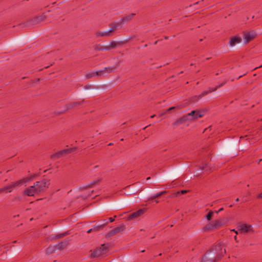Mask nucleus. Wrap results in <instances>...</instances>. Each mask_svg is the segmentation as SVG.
I'll use <instances>...</instances> for the list:
<instances>
[{
  "mask_svg": "<svg viewBox=\"0 0 262 262\" xmlns=\"http://www.w3.org/2000/svg\"><path fill=\"white\" fill-rule=\"evenodd\" d=\"M144 211L143 209H141L139 210L134 212L130 214L128 216V220H132L135 218H137L139 216H140L141 214H142L144 213Z\"/></svg>",
  "mask_w": 262,
  "mask_h": 262,
  "instance_id": "obj_16",
  "label": "nucleus"
},
{
  "mask_svg": "<svg viewBox=\"0 0 262 262\" xmlns=\"http://www.w3.org/2000/svg\"><path fill=\"white\" fill-rule=\"evenodd\" d=\"M95 49L98 51L108 50V48H106V46L103 47L100 45L97 46Z\"/></svg>",
  "mask_w": 262,
  "mask_h": 262,
  "instance_id": "obj_30",
  "label": "nucleus"
},
{
  "mask_svg": "<svg viewBox=\"0 0 262 262\" xmlns=\"http://www.w3.org/2000/svg\"><path fill=\"white\" fill-rule=\"evenodd\" d=\"M93 88V86L90 84H87V85H85L84 86V89L85 90H89V89H91Z\"/></svg>",
  "mask_w": 262,
  "mask_h": 262,
  "instance_id": "obj_37",
  "label": "nucleus"
},
{
  "mask_svg": "<svg viewBox=\"0 0 262 262\" xmlns=\"http://www.w3.org/2000/svg\"><path fill=\"white\" fill-rule=\"evenodd\" d=\"M72 150L71 149H66L59 151V152L56 153L54 156L56 157L59 158L62 156L68 154L71 152Z\"/></svg>",
  "mask_w": 262,
  "mask_h": 262,
  "instance_id": "obj_17",
  "label": "nucleus"
},
{
  "mask_svg": "<svg viewBox=\"0 0 262 262\" xmlns=\"http://www.w3.org/2000/svg\"><path fill=\"white\" fill-rule=\"evenodd\" d=\"M183 71H182V72H181L180 73V74L183 73Z\"/></svg>",
  "mask_w": 262,
  "mask_h": 262,
  "instance_id": "obj_59",
  "label": "nucleus"
},
{
  "mask_svg": "<svg viewBox=\"0 0 262 262\" xmlns=\"http://www.w3.org/2000/svg\"><path fill=\"white\" fill-rule=\"evenodd\" d=\"M223 208H221L218 211H216V213H218L219 212H220V211L223 210Z\"/></svg>",
  "mask_w": 262,
  "mask_h": 262,
  "instance_id": "obj_42",
  "label": "nucleus"
},
{
  "mask_svg": "<svg viewBox=\"0 0 262 262\" xmlns=\"http://www.w3.org/2000/svg\"><path fill=\"white\" fill-rule=\"evenodd\" d=\"M188 191V190H181V191H177V192L176 193H173L172 194V196H178L179 194H184V193H185L186 192H187Z\"/></svg>",
  "mask_w": 262,
  "mask_h": 262,
  "instance_id": "obj_31",
  "label": "nucleus"
},
{
  "mask_svg": "<svg viewBox=\"0 0 262 262\" xmlns=\"http://www.w3.org/2000/svg\"><path fill=\"white\" fill-rule=\"evenodd\" d=\"M134 37H129V39L126 41H112L110 42V45L108 46H106V48H108V50L111 49L115 48L117 46H122L125 44L126 42H127L129 40L133 39Z\"/></svg>",
  "mask_w": 262,
  "mask_h": 262,
  "instance_id": "obj_11",
  "label": "nucleus"
},
{
  "mask_svg": "<svg viewBox=\"0 0 262 262\" xmlns=\"http://www.w3.org/2000/svg\"><path fill=\"white\" fill-rule=\"evenodd\" d=\"M116 217V215H115V216H114V217H110V218L108 219V220H109V221H110V222H114V221Z\"/></svg>",
  "mask_w": 262,
  "mask_h": 262,
  "instance_id": "obj_39",
  "label": "nucleus"
},
{
  "mask_svg": "<svg viewBox=\"0 0 262 262\" xmlns=\"http://www.w3.org/2000/svg\"><path fill=\"white\" fill-rule=\"evenodd\" d=\"M238 231L240 233H247L252 231L251 225H248L246 224L241 225L237 227Z\"/></svg>",
  "mask_w": 262,
  "mask_h": 262,
  "instance_id": "obj_12",
  "label": "nucleus"
},
{
  "mask_svg": "<svg viewBox=\"0 0 262 262\" xmlns=\"http://www.w3.org/2000/svg\"><path fill=\"white\" fill-rule=\"evenodd\" d=\"M12 201V202H16L18 201L21 202L23 201V198L20 196H15V197L13 198Z\"/></svg>",
  "mask_w": 262,
  "mask_h": 262,
  "instance_id": "obj_32",
  "label": "nucleus"
},
{
  "mask_svg": "<svg viewBox=\"0 0 262 262\" xmlns=\"http://www.w3.org/2000/svg\"><path fill=\"white\" fill-rule=\"evenodd\" d=\"M227 83V81L225 80L224 82H223L221 84H219V85H216L215 88H209V93L213 92L217 90V89L223 86L224 85H225Z\"/></svg>",
  "mask_w": 262,
  "mask_h": 262,
  "instance_id": "obj_25",
  "label": "nucleus"
},
{
  "mask_svg": "<svg viewBox=\"0 0 262 262\" xmlns=\"http://www.w3.org/2000/svg\"><path fill=\"white\" fill-rule=\"evenodd\" d=\"M117 68V67H105V68H104V70L105 73H111Z\"/></svg>",
  "mask_w": 262,
  "mask_h": 262,
  "instance_id": "obj_27",
  "label": "nucleus"
},
{
  "mask_svg": "<svg viewBox=\"0 0 262 262\" xmlns=\"http://www.w3.org/2000/svg\"><path fill=\"white\" fill-rule=\"evenodd\" d=\"M101 181V179H97L92 181L89 184H88L87 185L85 186L86 188H92L94 186H95L97 184H98L99 182H100Z\"/></svg>",
  "mask_w": 262,
  "mask_h": 262,
  "instance_id": "obj_24",
  "label": "nucleus"
},
{
  "mask_svg": "<svg viewBox=\"0 0 262 262\" xmlns=\"http://www.w3.org/2000/svg\"><path fill=\"white\" fill-rule=\"evenodd\" d=\"M69 234H70L69 232L67 231L63 233H60V234H53L51 236V238L52 239H56L63 237Z\"/></svg>",
  "mask_w": 262,
  "mask_h": 262,
  "instance_id": "obj_19",
  "label": "nucleus"
},
{
  "mask_svg": "<svg viewBox=\"0 0 262 262\" xmlns=\"http://www.w3.org/2000/svg\"><path fill=\"white\" fill-rule=\"evenodd\" d=\"M256 36V33L254 31L249 32L244 34V38L246 42H249Z\"/></svg>",
  "mask_w": 262,
  "mask_h": 262,
  "instance_id": "obj_14",
  "label": "nucleus"
},
{
  "mask_svg": "<svg viewBox=\"0 0 262 262\" xmlns=\"http://www.w3.org/2000/svg\"><path fill=\"white\" fill-rule=\"evenodd\" d=\"M6 189H7V190H9L8 192H10L12 191V190H11V189H12V188H11V186L10 185V184H9V185H7V186H6Z\"/></svg>",
  "mask_w": 262,
  "mask_h": 262,
  "instance_id": "obj_38",
  "label": "nucleus"
},
{
  "mask_svg": "<svg viewBox=\"0 0 262 262\" xmlns=\"http://www.w3.org/2000/svg\"><path fill=\"white\" fill-rule=\"evenodd\" d=\"M50 180L43 179L39 181H37L34 183V186L36 188V191L38 193L45 191L49 188L50 185Z\"/></svg>",
  "mask_w": 262,
  "mask_h": 262,
  "instance_id": "obj_3",
  "label": "nucleus"
},
{
  "mask_svg": "<svg viewBox=\"0 0 262 262\" xmlns=\"http://www.w3.org/2000/svg\"><path fill=\"white\" fill-rule=\"evenodd\" d=\"M113 144L112 143H110L108 144V145L111 146V145H112Z\"/></svg>",
  "mask_w": 262,
  "mask_h": 262,
  "instance_id": "obj_50",
  "label": "nucleus"
},
{
  "mask_svg": "<svg viewBox=\"0 0 262 262\" xmlns=\"http://www.w3.org/2000/svg\"><path fill=\"white\" fill-rule=\"evenodd\" d=\"M167 193V191H161V192H158L156 194H155L154 195H151L149 199L148 200H154L155 199L159 197V196H160L163 194H165Z\"/></svg>",
  "mask_w": 262,
  "mask_h": 262,
  "instance_id": "obj_22",
  "label": "nucleus"
},
{
  "mask_svg": "<svg viewBox=\"0 0 262 262\" xmlns=\"http://www.w3.org/2000/svg\"><path fill=\"white\" fill-rule=\"evenodd\" d=\"M150 179V177H148V178H147L146 180H149Z\"/></svg>",
  "mask_w": 262,
  "mask_h": 262,
  "instance_id": "obj_54",
  "label": "nucleus"
},
{
  "mask_svg": "<svg viewBox=\"0 0 262 262\" xmlns=\"http://www.w3.org/2000/svg\"><path fill=\"white\" fill-rule=\"evenodd\" d=\"M31 179H32V178H26L17 181L12 182L10 184V185L11 186L12 188H14L16 187V186L21 185L24 183L28 182Z\"/></svg>",
  "mask_w": 262,
  "mask_h": 262,
  "instance_id": "obj_13",
  "label": "nucleus"
},
{
  "mask_svg": "<svg viewBox=\"0 0 262 262\" xmlns=\"http://www.w3.org/2000/svg\"><path fill=\"white\" fill-rule=\"evenodd\" d=\"M107 224L108 222H106L105 223H103L99 225H95L93 228V230L98 231L100 229H103Z\"/></svg>",
  "mask_w": 262,
  "mask_h": 262,
  "instance_id": "obj_28",
  "label": "nucleus"
},
{
  "mask_svg": "<svg viewBox=\"0 0 262 262\" xmlns=\"http://www.w3.org/2000/svg\"><path fill=\"white\" fill-rule=\"evenodd\" d=\"M84 102V100H82L80 102H73L67 105V110L76 107L78 105L81 104Z\"/></svg>",
  "mask_w": 262,
  "mask_h": 262,
  "instance_id": "obj_21",
  "label": "nucleus"
},
{
  "mask_svg": "<svg viewBox=\"0 0 262 262\" xmlns=\"http://www.w3.org/2000/svg\"><path fill=\"white\" fill-rule=\"evenodd\" d=\"M204 114L200 111H192L190 113H188L186 116L182 117L181 119L183 121H187L189 119H196L203 117Z\"/></svg>",
  "mask_w": 262,
  "mask_h": 262,
  "instance_id": "obj_5",
  "label": "nucleus"
},
{
  "mask_svg": "<svg viewBox=\"0 0 262 262\" xmlns=\"http://www.w3.org/2000/svg\"><path fill=\"white\" fill-rule=\"evenodd\" d=\"M24 194L26 195L29 196H34L35 193H38L37 191H36V188L35 186L33 185L29 186L26 188L24 192Z\"/></svg>",
  "mask_w": 262,
  "mask_h": 262,
  "instance_id": "obj_10",
  "label": "nucleus"
},
{
  "mask_svg": "<svg viewBox=\"0 0 262 262\" xmlns=\"http://www.w3.org/2000/svg\"><path fill=\"white\" fill-rule=\"evenodd\" d=\"M93 230V229H90L89 230H88L87 233H91Z\"/></svg>",
  "mask_w": 262,
  "mask_h": 262,
  "instance_id": "obj_43",
  "label": "nucleus"
},
{
  "mask_svg": "<svg viewBox=\"0 0 262 262\" xmlns=\"http://www.w3.org/2000/svg\"><path fill=\"white\" fill-rule=\"evenodd\" d=\"M242 41V38L239 36H234L230 38L229 42V45L231 47H233L236 44L240 43Z\"/></svg>",
  "mask_w": 262,
  "mask_h": 262,
  "instance_id": "obj_15",
  "label": "nucleus"
},
{
  "mask_svg": "<svg viewBox=\"0 0 262 262\" xmlns=\"http://www.w3.org/2000/svg\"><path fill=\"white\" fill-rule=\"evenodd\" d=\"M109 26L111 27L109 30L105 31H97L96 33V35L97 37L112 36L113 33L117 29V27L115 26L113 23L110 24Z\"/></svg>",
  "mask_w": 262,
  "mask_h": 262,
  "instance_id": "obj_7",
  "label": "nucleus"
},
{
  "mask_svg": "<svg viewBox=\"0 0 262 262\" xmlns=\"http://www.w3.org/2000/svg\"><path fill=\"white\" fill-rule=\"evenodd\" d=\"M135 15V14L134 13H132L130 15L123 16L120 19V20L119 21L114 22L113 23L114 24L115 26L117 27V28L121 25L125 24L129 21Z\"/></svg>",
  "mask_w": 262,
  "mask_h": 262,
  "instance_id": "obj_9",
  "label": "nucleus"
},
{
  "mask_svg": "<svg viewBox=\"0 0 262 262\" xmlns=\"http://www.w3.org/2000/svg\"><path fill=\"white\" fill-rule=\"evenodd\" d=\"M96 76V72L92 71L91 72L87 73L85 75V78L86 79H89V78H93L94 77H95Z\"/></svg>",
  "mask_w": 262,
  "mask_h": 262,
  "instance_id": "obj_29",
  "label": "nucleus"
},
{
  "mask_svg": "<svg viewBox=\"0 0 262 262\" xmlns=\"http://www.w3.org/2000/svg\"><path fill=\"white\" fill-rule=\"evenodd\" d=\"M147 45H145L144 47H147Z\"/></svg>",
  "mask_w": 262,
  "mask_h": 262,
  "instance_id": "obj_57",
  "label": "nucleus"
},
{
  "mask_svg": "<svg viewBox=\"0 0 262 262\" xmlns=\"http://www.w3.org/2000/svg\"><path fill=\"white\" fill-rule=\"evenodd\" d=\"M242 76H239L238 77V78H241Z\"/></svg>",
  "mask_w": 262,
  "mask_h": 262,
  "instance_id": "obj_60",
  "label": "nucleus"
},
{
  "mask_svg": "<svg viewBox=\"0 0 262 262\" xmlns=\"http://www.w3.org/2000/svg\"><path fill=\"white\" fill-rule=\"evenodd\" d=\"M209 93V91H204L202 92V93L199 95H195L192 97L191 100L192 101H197L199 100H200L202 97H204L206 95H207Z\"/></svg>",
  "mask_w": 262,
  "mask_h": 262,
  "instance_id": "obj_18",
  "label": "nucleus"
},
{
  "mask_svg": "<svg viewBox=\"0 0 262 262\" xmlns=\"http://www.w3.org/2000/svg\"><path fill=\"white\" fill-rule=\"evenodd\" d=\"M258 198H262V192L259 194V195H258Z\"/></svg>",
  "mask_w": 262,
  "mask_h": 262,
  "instance_id": "obj_44",
  "label": "nucleus"
},
{
  "mask_svg": "<svg viewBox=\"0 0 262 262\" xmlns=\"http://www.w3.org/2000/svg\"><path fill=\"white\" fill-rule=\"evenodd\" d=\"M213 212L211 211H209L208 214L206 215V217L207 220L210 221L213 216Z\"/></svg>",
  "mask_w": 262,
  "mask_h": 262,
  "instance_id": "obj_33",
  "label": "nucleus"
},
{
  "mask_svg": "<svg viewBox=\"0 0 262 262\" xmlns=\"http://www.w3.org/2000/svg\"><path fill=\"white\" fill-rule=\"evenodd\" d=\"M155 116V115H151L150 117H151V118H154Z\"/></svg>",
  "mask_w": 262,
  "mask_h": 262,
  "instance_id": "obj_51",
  "label": "nucleus"
},
{
  "mask_svg": "<svg viewBox=\"0 0 262 262\" xmlns=\"http://www.w3.org/2000/svg\"><path fill=\"white\" fill-rule=\"evenodd\" d=\"M125 229V226L124 224H122L120 225L118 227H117L113 229L110 231L106 234V237H112L115 234L120 233L124 230Z\"/></svg>",
  "mask_w": 262,
  "mask_h": 262,
  "instance_id": "obj_8",
  "label": "nucleus"
},
{
  "mask_svg": "<svg viewBox=\"0 0 262 262\" xmlns=\"http://www.w3.org/2000/svg\"><path fill=\"white\" fill-rule=\"evenodd\" d=\"M223 225L222 221L217 220L213 222H210L209 224L206 225L203 229V231H212L220 228Z\"/></svg>",
  "mask_w": 262,
  "mask_h": 262,
  "instance_id": "obj_4",
  "label": "nucleus"
},
{
  "mask_svg": "<svg viewBox=\"0 0 262 262\" xmlns=\"http://www.w3.org/2000/svg\"><path fill=\"white\" fill-rule=\"evenodd\" d=\"M57 250V247L56 245H50L47 249L46 252L47 254H51L55 252Z\"/></svg>",
  "mask_w": 262,
  "mask_h": 262,
  "instance_id": "obj_23",
  "label": "nucleus"
},
{
  "mask_svg": "<svg viewBox=\"0 0 262 262\" xmlns=\"http://www.w3.org/2000/svg\"><path fill=\"white\" fill-rule=\"evenodd\" d=\"M108 250V246L105 244L101 245V247L97 248L93 251L91 250V257H99L104 256Z\"/></svg>",
  "mask_w": 262,
  "mask_h": 262,
  "instance_id": "obj_2",
  "label": "nucleus"
},
{
  "mask_svg": "<svg viewBox=\"0 0 262 262\" xmlns=\"http://www.w3.org/2000/svg\"><path fill=\"white\" fill-rule=\"evenodd\" d=\"M40 80V78H38L36 80H31L30 82H29V87L32 86V84L35 82L36 81L38 82Z\"/></svg>",
  "mask_w": 262,
  "mask_h": 262,
  "instance_id": "obj_36",
  "label": "nucleus"
},
{
  "mask_svg": "<svg viewBox=\"0 0 262 262\" xmlns=\"http://www.w3.org/2000/svg\"><path fill=\"white\" fill-rule=\"evenodd\" d=\"M198 4H199V2H197L195 3L193 5H195Z\"/></svg>",
  "mask_w": 262,
  "mask_h": 262,
  "instance_id": "obj_48",
  "label": "nucleus"
},
{
  "mask_svg": "<svg viewBox=\"0 0 262 262\" xmlns=\"http://www.w3.org/2000/svg\"><path fill=\"white\" fill-rule=\"evenodd\" d=\"M103 223H105L106 222H108L106 220H103Z\"/></svg>",
  "mask_w": 262,
  "mask_h": 262,
  "instance_id": "obj_47",
  "label": "nucleus"
},
{
  "mask_svg": "<svg viewBox=\"0 0 262 262\" xmlns=\"http://www.w3.org/2000/svg\"><path fill=\"white\" fill-rule=\"evenodd\" d=\"M227 83V81L225 80L224 82H223L221 84H219V85H216L215 88H209V93L213 92L217 90V89L223 86L224 85H225Z\"/></svg>",
  "mask_w": 262,
  "mask_h": 262,
  "instance_id": "obj_26",
  "label": "nucleus"
},
{
  "mask_svg": "<svg viewBox=\"0 0 262 262\" xmlns=\"http://www.w3.org/2000/svg\"><path fill=\"white\" fill-rule=\"evenodd\" d=\"M46 18V16L43 14L42 15L35 16L34 18L30 19L26 23L24 24H19L18 26H21L23 25V26H25L27 25H36L39 23L43 21Z\"/></svg>",
  "mask_w": 262,
  "mask_h": 262,
  "instance_id": "obj_6",
  "label": "nucleus"
},
{
  "mask_svg": "<svg viewBox=\"0 0 262 262\" xmlns=\"http://www.w3.org/2000/svg\"><path fill=\"white\" fill-rule=\"evenodd\" d=\"M157 42H158V41H156L154 42V44H155V45H156V44L157 43Z\"/></svg>",
  "mask_w": 262,
  "mask_h": 262,
  "instance_id": "obj_53",
  "label": "nucleus"
},
{
  "mask_svg": "<svg viewBox=\"0 0 262 262\" xmlns=\"http://www.w3.org/2000/svg\"><path fill=\"white\" fill-rule=\"evenodd\" d=\"M232 231H234V232H235L236 234H238L239 231L237 230H235V229H233L232 230Z\"/></svg>",
  "mask_w": 262,
  "mask_h": 262,
  "instance_id": "obj_45",
  "label": "nucleus"
},
{
  "mask_svg": "<svg viewBox=\"0 0 262 262\" xmlns=\"http://www.w3.org/2000/svg\"><path fill=\"white\" fill-rule=\"evenodd\" d=\"M226 253L222 243H217L204 254L201 262H216L221 259Z\"/></svg>",
  "mask_w": 262,
  "mask_h": 262,
  "instance_id": "obj_1",
  "label": "nucleus"
},
{
  "mask_svg": "<svg viewBox=\"0 0 262 262\" xmlns=\"http://www.w3.org/2000/svg\"><path fill=\"white\" fill-rule=\"evenodd\" d=\"M6 190L7 189H6V186L0 188V193L3 192L4 191H6Z\"/></svg>",
  "mask_w": 262,
  "mask_h": 262,
  "instance_id": "obj_40",
  "label": "nucleus"
},
{
  "mask_svg": "<svg viewBox=\"0 0 262 262\" xmlns=\"http://www.w3.org/2000/svg\"><path fill=\"white\" fill-rule=\"evenodd\" d=\"M175 108H176L175 106H172V107H169V108L166 110V112H168L170 110H172L174 109Z\"/></svg>",
  "mask_w": 262,
  "mask_h": 262,
  "instance_id": "obj_41",
  "label": "nucleus"
},
{
  "mask_svg": "<svg viewBox=\"0 0 262 262\" xmlns=\"http://www.w3.org/2000/svg\"><path fill=\"white\" fill-rule=\"evenodd\" d=\"M164 38H165V39H168V36H165Z\"/></svg>",
  "mask_w": 262,
  "mask_h": 262,
  "instance_id": "obj_49",
  "label": "nucleus"
},
{
  "mask_svg": "<svg viewBox=\"0 0 262 262\" xmlns=\"http://www.w3.org/2000/svg\"><path fill=\"white\" fill-rule=\"evenodd\" d=\"M68 245V241H64L55 245L56 247H57V250L58 249L59 250H61L63 249Z\"/></svg>",
  "mask_w": 262,
  "mask_h": 262,
  "instance_id": "obj_20",
  "label": "nucleus"
},
{
  "mask_svg": "<svg viewBox=\"0 0 262 262\" xmlns=\"http://www.w3.org/2000/svg\"><path fill=\"white\" fill-rule=\"evenodd\" d=\"M234 238V239L237 242L238 241L237 240V236H236V235H235Z\"/></svg>",
  "mask_w": 262,
  "mask_h": 262,
  "instance_id": "obj_46",
  "label": "nucleus"
},
{
  "mask_svg": "<svg viewBox=\"0 0 262 262\" xmlns=\"http://www.w3.org/2000/svg\"><path fill=\"white\" fill-rule=\"evenodd\" d=\"M209 168L208 164H205L202 166L200 167L201 170H207Z\"/></svg>",
  "mask_w": 262,
  "mask_h": 262,
  "instance_id": "obj_35",
  "label": "nucleus"
},
{
  "mask_svg": "<svg viewBox=\"0 0 262 262\" xmlns=\"http://www.w3.org/2000/svg\"><path fill=\"white\" fill-rule=\"evenodd\" d=\"M235 201H236V202H238V201H239V199H238V198H237V199L235 200Z\"/></svg>",
  "mask_w": 262,
  "mask_h": 262,
  "instance_id": "obj_52",
  "label": "nucleus"
},
{
  "mask_svg": "<svg viewBox=\"0 0 262 262\" xmlns=\"http://www.w3.org/2000/svg\"><path fill=\"white\" fill-rule=\"evenodd\" d=\"M229 207H232V205H230L229 206Z\"/></svg>",
  "mask_w": 262,
  "mask_h": 262,
  "instance_id": "obj_56",
  "label": "nucleus"
},
{
  "mask_svg": "<svg viewBox=\"0 0 262 262\" xmlns=\"http://www.w3.org/2000/svg\"><path fill=\"white\" fill-rule=\"evenodd\" d=\"M96 76H102L105 73L104 70H101L99 71H96Z\"/></svg>",
  "mask_w": 262,
  "mask_h": 262,
  "instance_id": "obj_34",
  "label": "nucleus"
},
{
  "mask_svg": "<svg viewBox=\"0 0 262 262\" xmlns=\"http://www.w3.org/2000/svg\"><path fill=\"white\" fill-rule=\"evenodd\" d=\"M48 67H49V66H47V67H45V68H48Z\"/></svg>",
  "mask_w": 262,
  "mask_h": 262,
  "instance_id": "obj_58",
  "label": "nucleus"
},
{
  "mask_svg": "<svg viewBox=\"0 0 262 262\" xmlns=\"http://www.w3.org/2000/svg\"><path fill=\"white\" fill-rule=\"evenodd\" d=\"M155 202H156L157 203H158L159 202V201H158V200H156V201H155Z\"/></svg>",
  "mask_w": 262,
  "mask_h": 262,
  "instance_id": "obj_55",
  "label": "nucleus"
}]
</instances>
